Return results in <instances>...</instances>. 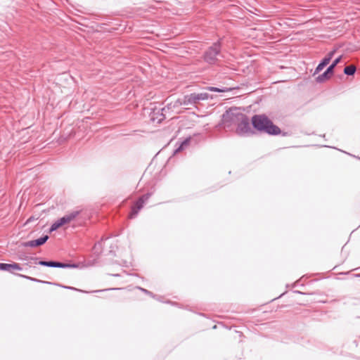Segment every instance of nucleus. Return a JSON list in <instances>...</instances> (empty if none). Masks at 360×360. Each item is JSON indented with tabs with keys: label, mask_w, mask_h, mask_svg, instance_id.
<instances>
[{
	"label": "nucleus",
	"mask_w": 360,
	"mask_h": 360,
	"mask_svg": "<svg viewBox=\"0 0 360 360\" xmlns=\"http://www.w3.org/2000/svg\"><path fill=\"white\" fill-rule=\"evenodd\" d=\"M222 121L225 128L236 125V134L239 136L248 137L255 134L252 129L249 117L240 111L239 108H229L222 115Z\"/></svg>",
	"instance_id": "f257e3e1"
},
{
	"label": "nucleus",
	"mask_w": 360,
	"mask_h": 360,
	"mask_svg": "<svg viewBox=\"0 0 360 360\" xmlns=\"http://www.w3.org/2000/svg\"><path fill=\"white\" fill-rule=\"evenodd\" d=\"M251 123L253 129L262 133H266L271 136H276L281 134L280 128L265 115H255L252 117Z\"/></svg>",
	"instance_id": "f03ea898"
},
{
	"label": "nucleus",
	"mask_w": 360,
	"mask_h": 360,
	"mask_svg": "<svg viewBox=\"0 0 360 360\" xmlns=\"http://www.w3.org/2000/svg\"><path fill=\"white\" fill-rule=\"evenodd\" d=\"M212 96L207 92L191 93L184 96L182 98H178L173 105V107L188 106L196 107V105L201 101L212 99Z\"/></svg>",
	"instance_id": "7ed1b4c3"
},
{
	"label": "nucleus",
	"mask_w": 360,
	"mask_h": 360,
	"mask_svg": "<svg viewBox=\"0 0 360 360\" xmlns=\"http://www.w3.org/2000/svg\"><path fill=\"white\" fill-rule=\"evenodd\" d=\"M220 58H224L221 53V39L209 46L202 56L204 61L209 65L217 64L220 60Z\"/></svg>",
	"instance_id": "20e7f679"
},
{
	"label": "nucleus",
	"mask_w": 360,
	"mask_h": 360,
	"mask_svg": "<svg viewBox=\"0 0 360 360\" xmlns=\"http://www.w3.org/2000/svg\"><path fill=\"white\" fill-rule=\"evenodd\" d=\"M31 259L34 260L35 264H37L41 266H44L47 267H53V268H62V269H76L79 267V264L76 263H65L58 261H44L39 260L38 257H31Z\"/></svg>",
	"instance_id": "39448f33"
},
{
	"label": "nucleus",
	"mask_w": 360,
	"mask_h": 360,
	"mask_svg": "<svg viewBox=\"0 0 360 360\" xmlns=\"http://www.w3.org/2000/svg\"><path fill=\"white\" fill-rule=\"evenodd\" d=\"M341 60H342V56H340L339 57L335 58L332 62V63L326 68L325 72H323L322 74L319 75L316 78V82L317 83L321 84V83H323L326 80L329 79L332 77V75H333L334 70H335V67L338 65V64L339 63H340Z\"/></svg>",
	"instance_id": "423d86ee"
},
{
	"label": "nucleus",
	"mask_w": 360,
	"mask_h": 360,
	"mask_svg": "<svg viewBox=\"0 0 360 360\" xmlns=\"http://www.w3.org/2000/svg\"><path fill=\"white\" fill-rule=\"evenodd\" d=\"M48 235H44L43 236L32 240L23 243L24 247L35 248L44 245L49 239Z\"/></svg>",
	"instance_id": "0eeeda50"
},
{
	"label": "nucleus",
	"mask_w": 360,
	"mask_h": 360,
	"mask_svg": "<svg viewBox=\"0 0 360 360\" xmlns=\"http://www.w3.org/2000/svg\"><path fill=\"white\" fill-rule=\"evenodd\" d=\"M79 213H80L79 211H73V212L62 217L61 218L58 219V220L62 226L72 221L73 219H75L79 214Z\"/></svg>",
	"instance_id": "6e6552de"
},
{
	"label": "nucleus",
	"mask_w": 360,
	"mask_h": 360,
	"mask_svg": "<svg viewBox=\"0 0 360 360\" xmlns=\"http://www.w3.org/2000/svg\"><path fill=\"white\" fill-rule=\"evenodd\" d=\"M22 269L20 265L18 263L6 264L0 263V270L8 272H12L13 270L21 271Z\"/></svg>",
	"instance_id": "1a4fd4ad"
},
{
	"label": "nucleus",
	"mask_w": 360,
	"mask_h": 360,
	"mask_svg": "<svg viewBox=\"0 0 360 360\" xmlns=\"http://www.w3.org/2000/svg\"><path fill=\"white\" fill-rule=\"evenodd\" d=\"M143 205L144 202L142 200L139 198L131 207V211L129 215L130 218L135 217L138 214L139 212L142 209Z\"/></svg>",
	"instance_id": "9d476101"
},
{
	"label": "nucleus",
	"mask_w": 360,
	"mask_h": 360,
	"mask_svg": "<svg viewBox=\"0 0 360 360\" xmlns=\"http://www.w3.org/2000/svg\"><path fill=\"white\" fill-rule=\"evenodd\" d=\"M329 64L328 60L324 58L320 61L316 68L314 70L313 75L319 74L327 65Z\"/></svg>",
	"instance_id": "9b49d317"
},
{
	"label": "nucleus",
	"mask_w": 360,
	"mask_h": 360,
	"mask_svg": "<svg viewBox=\"0 0 360 360\" xmlns=\"http://www.w3.org/2000/svg\"><path fill=\"white\" fill-rule=\"evenodd\" d=\"M15 275L17 276L27 279V280L33 281V282L42 283H45V284H53L51 282H49V281H41L39 279L32 278V277H30V276H28L26 275L20 274H15Z\"/></svg>",
	"instance_id": "f8f14e48"
},
{
	"label": "nucleus",
	"mask_w": 360,
	"mask_h": 360,
	"mask_svg": "<svg viewBox=\"0 0 360 360\" xmlns=\"http://www.w3.org/2000/svg\"><path fill=\"white\" fill-rule=\"evenodd\" d=\"M356 68L354 65H348L344 68V73L348 76H352L355 74Z\"/></svg>",
	"instance_id": "ddd939ff"
},
{
	"label": "nucleus",
	"mask_w": 360,
	"mask_h": 360,
	"mask_svg": "<svg viewBox=\"0 0 360 360\" xmlns=\"http://www.w3.org/2000/svg\"><path fill=\"white\" fill-rule=\"evenodd\" d=\"M191 141V137L186 138L184 139L180 144V146L174 150V153H176L185 148L186 146H187Z\"/></svg>",
	"instance_id": "4468645a"
},
{
	"label": "nucleus",
	"mask_w": 360,
	"mask_h": 360,
	"mask_svg": "<svg viewBox=\"0 0 360 360\" xmlns=\"http://www.w3.org/2000/svg\"><path fill=\"white\" fill-rule=\"evenodd\" d=\"M208 89L210 91H214V92H226L228 91V89H226V88H223V89H219L218 87H214V86H209L208 87Z\"/></svg>",
	"instance_id": "2eb2a0df"
},
{
	"label": "nucleus",
	"mask_w": 360,
	"mask_h": 360,
	"mask_svg": "<svg viewBox=\"0 0 360 360\" xmlns=\"http://www.w3.org/2000/svg\"><path fill=\"white\" fill-rule=\"evenodd\" d=\"M103 240V238H101V241L97 242L94 245V250L95 252H98V250H100L101 249Z\"/></svg>",
	"instance_id": "dca6fc26"
},
{
	"label": "nucleus",
	"mask_w": 360,
	"mask_h": 360,
	"mask_svg": "<svg viewBox=\"0 0 360 360\" xmlns=\"http://www.w3.org/2000/svg\"><path fill=\"white\" fill-rule=\"evenodd\" d=\"M152 195V193H147L139 198L145 203Z\"/></svg>",
	"instance_id": "f3484780"
},
{
	"label": "nucleus",
	"mask_w": 360,
	"mask_h": 360,
	"mask_svg": "<svg viewBox=\"0 0 360 360\" xmlns=\"http://www.w3.org/2000/svg\"><path fill=\"white\" fill-rule=\"evenodd\" d=\"M335 53V50H333L331 51H330L325 57L324 58L325 59H327V60H328V62L330 63V61L331 60L332 58L333 57L334 54Z\"/></svg>",
	"instance_id": "a211bd4d"
},
{
	"label": "nucleus",
	"mask_w": 360,
	"mask_h": 360,
	"mask_svg": "<svg viewBox=\"0 0 360 360\" xmlns=\"http://www.w3.org/2000/svg\"><path fill=\"white\" fill-rule=\"evenodd\" d=\"M141 291L143 292L146 295H148L149 296L155 298V295L150 291L146 290V289H144L143 288H141V287H139L138 288Z\"/></svg>",
	"instance_id": "6ab92c4d"
},
{
	"label": "nucleus",
	"mask_w": 360,
	"mask_h": 360,
	"mask_svg": "<svg viewBox=\"0 0 360 360\" xmlns=\"http://www.w3.org/2000/svg\"><path fill=\"white\" fill-rule=\"evenodd\" d=\"M58 229H59L58 227H57L56 225L54 224V223H53L49 229V232L51 233L53 231H56Z\"/></svg>",
	"instance_id": "aec40b11"
},
{
	"label": "nucleus",
	"mask_w": 360,
	"mask_h": 360,
	"mask_svg": "<svg viewBox=\"0 0 360 360\" xmlns=\"http://www.w3.org/2000/svg\"><path fill=\"white\" fill-rule=\"evenodd\" d=\"M53 284L52 285H58L59 287H61L63 288H65V289H68L70 288V286H66V285H61V284H57V283H52Z\"/></svg>",
	"instance_id": "412c9836"
},
{
	"label": "nucleus",
	"mask_w": 360,
	"mask_h": 360,
	"mask_svg": "<svg viewBox=\"0 0 360 360\" xmlns=\"http://www.w3.org/2000/svg\"><path fill=\"white\" fill-rule=\"evenodd\" d=\"M69 290H72L79 291V292H86V291H84V290H79V289H77V288H74V287H71V286H70Z\"/></svg>",
	"instance_id": "4be33fe9"
},
{
	"label": "nucleus",
	"mask_w": 360,
	"mask_h": 360,
	"mask_svg": "<svg viewBox=\"0 0 360 360\" xmlns=\"http://www.w3.org/2000/svg\"><path fill=\"white\" fill-rule=\"evenodd\" d=\"M55 225L57 226V227L60 228L61 225L60 224L58 220H56L55 222H53Z\"/></svg>",
	"instance_id": "5701e85b"
},
{
	"label": "nucleus",
	"mask_w": 360,
	"mask_h": 360,
	"mask_svg": "<svg viewBox=\"0 0 360 360\" xmlns=\"http://www.w3.org/2000/svg\"><path fill=\"white\" fill-rule=\"evenodd\" d=\"M161 115V117H162L159 120L160 121L165 118V115H163V113H161V115Z\"/></svg>",
	"instance_id": "b1692460"
},
{
	"label": "nucleus",
	"mask_w": 360,
	"mask_h": 360,
	"mask_svg": "<svg viewBox=\"0 0 360 360\" xmlns=\"http://www.w3.org/2000/svg\"><path fill=\"white\" fill-rule=\"evenodd\" d=\"M295 292H296V293H299V294H302V292L298 291V290L295 291Z\"/></svg>",
	"instance_id": "393cba45"
},
{
	"label": "nucleus",
	"mask_w": 360,
	"mask_h": 360,
	"mask_svg": "<svg viewBox=\"0 0 360 360\" xmlns=\"http://www.w3.org/2000/svg\"><path fill=\"white\" fill-rule=\"evenodd\" d=\"M109 290H119V288H110Z\"/></svg>",
	"instance_id": "a878e982"
},
{
	"label": "nucleus",
	"mask_w": 360,
	"mask_h": 360,
	"mask_svg": "<svg viewBox=\"0 0 360 360\" xmlns=\"http://www.w3.org/2000/svg\"><path fill=\"white\" fill-rule=\"evenodd\" d=\"M112 276L117 277L119 276V274H112Z\"/></svg>",
	"instance_id": "bb28decb"
},
{
	"label": "nucleus",
	"mask_w": 360,
	"mask_h": 360,
	"mask_svg": "<svg viewBox=\"0 0 360 360\" xmlns=\"http://www.w3.org/2000/svg\"><path fill=\"white\" fill-rule=\"evenodd\" d=\"M103 290H96L95 292H101V291H103Z\"/></svg>",
	"instance_id": "cd10ccee"
},
{
	"label": "nucleus",
	"mask_w": 360,
	"mask_h": 360,
	"mask_svg": "<svg viewBox=\"0 0 360 360\" xmlns=\"http://www.w3.org/2000/svg\"><path fill=\"white\" fill-rule=\"evenodd\" d=\"M165 110V108H163L161 109L162 111H164Z\"/></svg>",
	"instance_id": "c85d7f7f"
}]
</instances>
